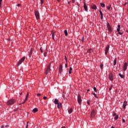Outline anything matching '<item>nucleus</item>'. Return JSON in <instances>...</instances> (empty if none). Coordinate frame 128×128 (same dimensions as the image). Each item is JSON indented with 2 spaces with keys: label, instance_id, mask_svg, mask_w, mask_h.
Listing matches in <instances>:
<instances>
[{
  "label": "nucleus",
  "instance_id": "f257e3e1",
  "mask_svg": "<svg viewBox=\"0 0 128 128\" xmlns=\"http://www.w3.org/2000/svg\"><path fill=\"white\" fill-rule=\"evenodd\" d=\"M16 102V100L14 99H10L7 102L6 104H8V106H12L14 104H15Z\"/></svg>",
  "mask_w": 128,
  "mask_h": 128
},
{
  "label": "nucleus",
  "instance_id": "f03ea898",
  "mask_svg": "<svg viewBox=\"0 0 128 128\" xmlns=\"http://www.w3.org/2000/svg\"><path fill=\"white\" fill-rule=\"evenodd\" d=\"M50 66H52V64L50 63L47 66L46 70V74H48V72H50Z\"/></svg>",
  "mask_w": 128,
  "mask_h": 128
},
{
  "label": "nucleus",
  "instance_id": "7ed1b4c3",
  "mask_svg": "<svg viewBox=\"0 0 128 128\" xmlns=\"http://www.w3.org/2000/svg\"><path fill=\"white\" fill-rule=\"evenodd\" d=\"M24 60H26V56H24L20 60V61L18 62V64H17V66H18L22 64L24 62Z\"/></svg>",
  "mask_w": 128,
  "mask_h": 128
},
{
  "label": "nucleus",
  "instance_id": "20e7f679",
  "mask_svg": "<svg viewBox=\"0 0 128 128\" xmlns=\"http://www.w3.org/2000/svg\"><path fill=\"white\" fill-rule=\"evenodd\" d=\"M34 14L36 20H38V18H40V12H38V11L35 10Z\"/></svg>",
  "mask_w": 128,
  "mask_h": 128
},
{
  "label": "nucleus",
  "instance_id": "39448f33",
  "mask_svg": "<svg viewBox=\"0 0 128 128\" xmlns=\"http://www.w3.org/2000/svg\"><path fill=\"white\" fill-rule=\"evenodd\" d=\"M128 62H124L123 66V70L124 72H126V70H128Z\"/></svg>",
  "mask_w": 128,
  "mask_h": 128
},
{
  "label": "nucleus",
  "instance_id": "423d86ee",
  "mask_svg": "<svg viewBox=\"0 0 128 128\" xmlns=\"http://www.w3.org/2000/svg\"><path fill=\"white\" fill-rule=\"evenodd\" d=\"M110 50V45L108 44L106 46L105 48V54L106 56L108 54V50Z\"/></svg>",
  "mask_w": 128,
  "mask_h": 128
},
{
  "label": "nucleus",
  "instance_id": "0eeeda50",
  "mask_svg": "<svg viewBox=\"0 0 128 128\" xmlns=\"http://www.w3.org/2000/svg\"><path fill=\"white\" fill-rule=\"evenodd\" d=\"M116 30L117 32H118V34H120V36H122V34L123 33L120 32V25H118V28L116 29Z\"/></svg>",
  "mask_w": 128,
  "mask_h": 128
},
{
  "label": "nucleus",
  "instance_id": "6e6552de",
  "mask_svg": "<svg viewBox=\"0 0 128 128\" xmlns=\"http://www.w3.org/2000/svg\"><path fill=\"white\" fill-rule=\"evenodd\" d=\"M108 78L112 82V80H114V74H112V73H110L108 75Z\"/></svg>",
  "mask_w": 128,
  "mask_h": 128
},
{
  "label": "nucleus",
  "instance_id": "1a4fd4ad",
  "mask_svg": "<svg viewBox=\"0 0 128 128\" xmlns=\"http://www.w3.org/2000/svg\"><path fill=\"white\" fill-rule=\"evenodd\" d=\"M78 102L79 104H82V97L80 94L78 96Z\"/></svg>",
  "mask_w": 128,
  "mask_h": 128
},
{
  "label": "nucleus",
  "instance_id": "9d476101",
  "mask_svg": "<svg viewBox=\"0 0 128 128\" xmlns=\"http://www.w3.org/2000/svg\"><path fill=\"white\" fill-rule=\"evenodd\" d=\"M84 8L86 12H88V6H86V2H84Z\"/></svg>",
  "mask_w": 128,
  "mask_h": 128
},
{
  "label": "nucleus",
  "instance_id": "9b49d317",
  "mask_svg": "<svg viewBox=\"0 0 128 128\" xmlns=\"http://www.w3.org/2000/svg\"><path fill=\"white\" fill-rule=\"evenodd\" d=\"M126 104H128V102H126V100H124L122 105V108H124V110H125L126 106Z\"/></svg>",
  "mask_w": 128,
  "mask_h": 128
},
{
  "label": "nucleus",
  "instance_id": "f8f14e48",
  "mask_svg": "<svg viewBox=\"0 0 128 128\" xmlns=\"http://www.w3.org/2000/svg\"><path fill=\"white\" fill-rule=\"evenodd\" d=\"M107 28H108V32H112V27L110 26V24H107Z\"/></svg>",
  "mask_w": 128,
  "mask_h": 128
},
{
  "label": "nucleus",
  "instance_id": "ddd939ff",
  "mask_svg": "<svg viewBox=\"0 0 128 128\" xmlns=\"http://www.w3.org/2000/svg\"><path fill=\"white\" fill-rule=\"evenodd\" d=\"M99 12L100 14V18H101V20H102L104 18V14H102V12L101 9L99 10Z\"/></svg>",
  "mask_w": 128,
  "mask_h": 128
},
{
  "label": "nucleus",
  "instance_id": "4468645a",
  "mask_svg": "<svg viewBox=\"0 0 128 128\" xmlns=\"http://www.w3.org/2000/svg\"><path fill=\"white\" fill-rule=\"evenodd\" d=\"M58 70L60 74H62V64L60 65Z\"/></svg>",
  "mask_w": 128,
  "mask_h": 128
},
{
  "label": "nucleus",
  "instance_id": "2eb2a0df",
  "mask_svg": "<svg viewBox=\"0 0 128 128\" xmlns=\"http://www.w3.org/2000/svg\"><path fill=\"white\" fill-rule=\"evenodd\" d=\"M54 104H58L60 103V100H58V99H54Z\"/></svg>",
  "mask_w": 128,
  "mask_h": 128
},
{
  "label": "nucleus",
  "instance_id": "dca6fc26",
  "mask_svg": "<svg viewBox=\"0 0 128 128\" xmlns=\"http://www.w3.org/2000/svg\"><path fill=\"white\" fill-rule=\"evenodd\" d=\"M96 116V114L94 113V110H92L91 112L90 116L92 118V116Z\"/></svg>",
  "mask_w": 128,
  "mask_h": 128
},
{
  "label": "nucleus",
  "instance_id": "f3484780",
  "mask_svg": "<svg viewBox=\"0 0 128 128\" xmlns=\"http://www.w3.org/2000/svg\"><path fill=\"white\" fill-rule=\"evenodd\" d=\"M32 48H31L30 50L29 54H28L29 57L30 58V56H32Z\"/></svg>",
  "mask_w": 128,
  "mask_h": 128
},
{
  "label": "nucleus",
  "instance_id": "a211bd4d",
  "mask_svg": "<svg viewBox=\"0 0 128 128\" xmlns=\"http://www.w3.org/2000/svg\"><path fill=\"white\" fill-rule=\"evenodd\" d=\"M57 108H62V103H60V102L57 104Z\"/></svg>",
  "mask_w": 128,
  "mask_h": 128
},
{
  "label": "nucleus",
  "instance_id": "6ab92c4d",
  "mask_svg": "<svg viewBox=\"0 0 128 128\" xmlns=\"http://www.w3.org/2000/svg\"><path fill=\"white\" fill-rule=\"evenodd\" d=\"M72 67H70L68 71L69 74H72Z\"/></svg>",
  "mask_w": 128,
  "mask_h": 128
},
{
  "label": "nucleus",
  "instance_id": "aec40b11",
  "mask_svg": "<svg viewBox=\"0 0 128 128\" xmlns=\"http://www.w3.org/2000/svg\"><path fill=\"white\" fill-rule=\"evenodd\" d=\"M68 112L69 114H70L72 112V108H70V110H68Z\"/></svg>",
  "mask_w": 128,
  "mask_h": 128
},
{
  "label": "nucleus",
  "instance_id": "412c9836",
  "mask_svg": "<svg viewBox=\"0 0 128 128\" xmlns=\"http://www.w3.org/2000/svg\"><path fill=\"white\" fill-rule=\"evenodd\" d=\"M93 50H92V49L90 48V49H89L88 50V54H92V52Z\"/></svg>",
  "mask_w": 128,
  "mask_h": 128
},
{
  "label": "nucleus",
  "instance_id": "4be33fe9",
  "mask_svg": "<svg viewBox=\"0 0 128 128\" xmlns=\"http://www.w3.org/2000/svg\"><path fill=\"white\" fill-rule=\"evenodd\" d=\"M92 10H96L97 8H96V5H93L92 6Z\"/></svg>",
  "mask_w": 128,
  "mask_h": 128
},
{
  "label": "nucleus",
  "instance_id": "5701e85b",
  "mask_svg": "<svg viewBox=\"0 0 128 128\" xmlns=\"http://www.w3.org/2000/svg\"><path fill=\"white\" fill-rule=\"evenodd\" d=\"M38 110L37 108H34V109L32 110V112L34 113L36 112H38Z\"/></svg>",
  "mask_w": 128,
  "mask_h": 128
},
{
  "label": "nucleus",
  "instance_id": "b1692460",
  "mask_svg": "<svg viewBox=\"0 0 128 128\" xmlns=\"http://www.w3.org/2000/svg\"><path fill=\"white\" fill-rule=\"evenodd\" d=\"M102 8H106V4H104L100 3Z\"/></svg>",
  "mask_w": 128,
  "mask_h": 128
},
{
  "label": "nucleus",
  "instance_id": "393cba45",
  "mask_svg": "<svg viewBox=\"0 0 128 128\" xmlns=\"http://www.w3.org/2000/svg\"><path fill=\"white\" fill-rule=\"evenodd\" d=\"M119 76H120L121 78H124V76L123 74H119Z\"/></svg>",
  "mask_w": 128,
  "mask_h": 128
},
{
  "label": "nucleus",
  "instance_id": "a878e982",
  "mask_svg": "<svg viewBox=\"0 0 128 128\" xmlns=\"http://www.w3.org/2000/svg\"><path fill=\"white\" fill-rule=\"evenodd\" d=\"M112 6H106L107 10H110V7Z\"/></svg>",
  "mask_w": 128,
  "mask_h": 128
},
{
  "label": "nucleus",
  "instance_id": "bb28decb",
  "mask_svg": "<svg viewBox=\"0 0 128 128\" xmlns=\"http://www.w3.org/2000/svg\"><path fill=\"white\" fill-rule=\"evenodd\" d=\"M64 34L66 36H68V30H64Z\"/></svg>",
  "mask_w": 128,
  "mask_h": 128
},
{
  "label": "nucleus",
  "instance_id": "cd10ccee",
  "mask_svg": "<svg viewBox=\"0 0 128 128\" xmlns=\"http://www.w3.org/2000/svg\"><path fill=\"white\" fill-rule=\"evenodd\" d=\"M118 115H116L115 116V117L114 118V120H118Z\"/></svg>",
  "mask_w": 128,
  "mask_h": 128
},
{
  "label": "nucleus",
  "instance_id": "c85d7f7f",
  "mask_svg": "<svg viewBox=\"0 0 128 128\" xmlns=\"http://www.w3.org/2000/svg\"><path fill=\"white\" fill-rule=\"evenodd\" d=\"M116 59H114V66H116Z\"/></svg>",
  "mask_w": 128,
  "mask_h": 128
},
{
  "label": "nucleus",
  "instance_id": "c756f323",
  "mask_svg": "<svg viewBox=\"0 0 128 128\" xmlns=\"http://www.w3.org/2000/svg\"><path fill=\"white\" fill-rule=\"evenodd\" d=\"M52 40H54V34L52 33Z\"/></svg>",
  "mask_w": 128,
  "mask_h": 128
},
{
  "label": "nucleus",
  "instance_id": "7c9ffc66",
  "mask_svg": "<svg viewBox=\"0 0 128 128\" xmlns=\"http://www.w3.org/2000/svg\"><path fill=\"white\" fill-rule=\"evenodd\" d=\"M93 96H94L95 98H98V96H96V93H93L92 94Z\"/></svg>",
  "mask_w": 128,
  "mask_h": 128
},
{
  "label": "nucleus",
  "instance_id": "2f4dec72",
  "mask_svg": "<svg viewBox=\"0 0 128 128\" xmlns=\"http://www.w3.org/2000/svg\"><path fill=\"white\" fill-rule=\"evenodd\" d=\"M100 68L101 70H102V68H104V64H101L100 65Z\"/></svg>",
  "mask_w": 128,
  "mask_h": 128
},
{
  "label": "nucleus",
  "instance_id": "473e14b6",
  "mask_svg": "<svg viewBox=\"0 0 128 128\" xmlns=\"http://www.w3.org/2000/svg\"><path fill=\"white\" fill-rule=\"evenodd\" d=\"M28 92L27 93L26 96V100H28Z\"/></svg>",
  "mask_w": 128,
  "mask_h": 128
},
{
  "label": "nucleus",
  "instance_id": "72a5a7b5",
  "mask_svg": "<svg viewBox=\"0 0 128 128\" xmlns=\"http://www.w3.org/2000/svg\"><path fill=\"white\" fill-rule=\"evenodd\" d=\"M84 37H83L82 38V42H84Z\"/></svg>",
  "mask_w": 128,
  "mask_h": 128
},
{
  "label": "nucleus",
  "instance_id": "f704fd0d",
  "mask_svg": "<svg viewBox=\"0 0 128 128\" xmlns=\"http://www.w3.org/2000/svg\"><path fill=\"white\" fill-rule=\"evenodd\" d=\"M112 115H113L114 116H116V113L114 112L112 113Z\"/></svg>",
  "mask_w": 128,
  "mask_h": 128
},
{
  "label": "nucleus",
  "instance_id": "c9c22d12",
  "mask_svg": "<svg viewBox=\"0 0 128 128\" xmlns=\"http://www.w3.org/2000/svg\"><path fill=\"white\" fill-rule=\"evenodd\" d=\"M28 128V122H27L26 126V128Z\"/></svg>",
  "mask_w": 128,
  "mask_h": 128
},
{
  "label": "nucleus",
  "instance_id": "e433bc0d",
  "mask_svg": "<svg viewBox=\"0 0 128 128\" xmlns=\"http://www.w3.org/2000/svg\"><path fill=\"white\" fill-rule=\"evenodd\" d=\"M94 91H95L96 92V88L94 87Z\"/></svg>",
  "mask_w": 128,
  "mask_h": 128
},
{
  "label": "nucleus",
  "instance_id": "4c0bfd02",
  "mask_svg": "<svg viewBox=\"0 0 128 128\" xmlns=\"http://www.w3.org/2000/svg\"><path fill=\"white\" fill-rule=\"evenodd\" d=\"M65 60H66V62H68V58H66V56H64Z\"/></svg>",
  "mask_w": 128,
  "mask_h": 128
},
{
  "label": "nucleus",
  "instance_id": "58836bf2",
  "mask_svg": "<svg viewBox=\"0 0 128 128\" xmlns=\"http://www.w3.org/2000/svg\"><path fill=\"white\" fill-rule=\"evenodd\" d=\"M40 4H44V0H40Z\"/></svg>",
  "mask_w": 128,
  "mask_h": 128
},
{
  "label": "nucleus",
  "instance_id": "ea45409f",
  "mask_svg": "<svg viewBox=\"0 0 128 128\" xmlns=\"http://www.w3.org/2000/svg\"><path fill=\"white\" fill-rule=\"evenodd\" d=\"M40 50L41 52H43V51H42V47H41V48H40Z\"/></svg>",
  "mask_w": 128,
  "mask_h": 128
},
{
  "label": "nucleus",
  "instance_id": "a19ab883",
  "mask_svg": "<svg viewBox=\"0 0 128 128\" xmlns=\"http://www.w3.org/2000/svg\"><path fill=\"white\" fill-rule=\"evenodd\" d=\"M26 100H28V99H26V98H25V100H24V102L22 104H24V102H26Z\"/></svg>",
  "mask_w": 128,
  "mask_h": 128
},
{
  "label": "nucleus",
  "instance_id": "79ce46f5",
  "mask_svg": "<svg viewBox=\"0 0 128 128\" xmlns=\"http://www.w3.org/2000/svg\"><path fill=\"white\" fill-rule=\"evenodd\" d=\"M42 94H37V96H40Z\"/></svg>",
  "mask_w": 128,
  "mask_h": 128
},
{
  "label": "nucleus",
  "instance_id": "37998d69",
  "mask_svg": "<svg viewBox=\"0 0 128 128\" xmlns=\"http://www.w3.org/2000/svg\"><path fill=\"white\" fill-rule=\"evenodd\" d=\"M72 0V4H74V2H75L74 0Z\"/></svg>",
  "mask_w": 128,
  "mask_h": 128
},
{
  "label": "nucleus",
  "instance_id": "c03bdc74",
  "mask_svg": "<svg viewBox=\"0 0 128 128\" xmlns=\"http://www.w3.org/2000/svg\"><path fill=\"white\" fill-rule=\"evenodd\" d=\"M46 98H48L46 96H44V100H46Z\"/></svg>",
  "mask_w": 128,
  "mask_h": 128
},
{
  "label": "nucleus",
  "instance_id": "a18cd8bd",
  "mask_svg": "<svg viewBox=\"0 0 128 128\" xmlns=\"http://www.w3.org/2000/svg\"><path fill=\"white\" fill-rule=\"evenodd\" d=\"M2 0H0V6H2Z\"/></svg>",
  "mask_w": 128,
  "mask_h": 128
},
{
  "label": "nucleus",
  "instance_id": "49530a36",
  "mask_svg": "<svg viewBox=\"0 0 128 128\" xmlns=\"http://www.w3.org/2000/svg\"><path fill=\"white\" fill-rule=\"evenodd\" d=\"M122 122H126V120H124V119H122Z\"/></svg>",
  "mask_w": 128,
  "mask_h": 128
},
{
  "label": "nucleus",
  "instance_id": "de8ad7c7",
  "mask_svg": "<svg viewBox=\"0 0 128 128\" xmlns=\"http://www.w3.org/2000/svg\"><path fill=\"white\" fill-rule=\"evenodd\" d=\"M87 104L88 106H90V102L88 101H87Z\"/></svg>",
  "mask_w": 128,
  "mask_h": 128
},
{
  "label": "nucleus",
  "instance_id": "09e8293b",
  "mask_svg": "<svg viewBox=\"0 0 128 128\" xmlns=\"http://www.w3.org/2000/svg\"><path fill=\"white\" fill-rule=\"evenodd\" d=\"M17 6H20V4H18Z\"/></svg>",
  "mask_w": 128,
  "mask_h": 128
},
{
  "label": "nucleus",
  "instance_id": "8fccbe9b",
  "mask_svg": "<svg viewBox=\"0 0 128 128\" xmlns=\"http://www.w3.org/2000/svg\"><path fill=\"white\" fill-rule=\"evenodd\" d=\"M5 128H8V125H6V126H5Z\"/></svg>",
  "mask_w": 128,
  "mask_h": 128
},
{
  "label": "nucleus",
  "instance_id": "3c124183",
  "mask_svg": "<svg viewBox=\"0 0 128 128\" xmlns=\"http://www.w3.org/2000/svg\"><path fill=\"white\" fill-rule=\"evenodd\" d=\"M65 66H66V68L68 66V65L66 64H66H65Z\"/></svg>",
  "mask_w": 128,
  "mask_h": 128
},
{
  "label": "nucleus",
  "instance_id": "603ef678",
  "mask_svg": "<svg viewBox=\"0 0 128 128\" xmlns=\"http://www.w3.org/2000/svg\"><path fill=\"white\" fill-rule=\"evenodd\" d=\"M4 128V126H1L0 128Z\"/></svg>",
  "mask_w": 128,
  "mask_h": 128
},
{
  "label": "nucleus",
  "instance_id": "864d4df0",
  "mask_svg": "<svg viewBox=\"0 0 128 128\" xmlns=\"http://www.w3.org/2000/svg\"><path fill=\"white\" fill-rule=\"evenodd\" d=\"M68 4H70V2H68Z\"/></svg>",
  "mask_w": 128,
  "mask_h": 128
},
{
  "label": "nucleus",
  "instance_id": "5fc2aeb1",
  "mask_svg": "<svg viewBox=\"0 0 128 128\" xmlns=\"http://www.w3.org/2000/svg\"><path fill=\"white\" fill-rule=\"evenodd\" d=\"M109 90H112V88H109Z\"/></svg>",
  "mask_w": 128,
  "mask_h": 128
},
{
  "label": "nucleus",
  "instance_id": "6e6d98bb",
  "mask_svg": "<svg viewBox=\"0 0 128 128\" xmlns=\"http://www.w3.org/2000/svg\"><path fill=\"white\" fill-rule=\"evenodd\" d=\"M126 3L124 4V6H126Z\"/></svg>",
  "mask_w": 128,
  "mask_h": 128
},
{
  "label": "nucleus",
  "instance_id": "4d7b16f0",
  "mask_svg": "<svg viewBox=\"0 0 128 128\" xmlns=\"http://www.w3.org/2000/svg\"><path fill=\"white\" fill-rule=\"evenodd\" d=\"M23 104L22 103V104H20H20Z\"/></svg>",
  "mask_w": 128,
  "mask_h": 128
},
{
  "label": "nucleus",
  "instance_id": "13d9d810",
  "mask_svg": "<svg viewBox=\"0 0 128 128\" xmlns=\"http://www.w3.org/2000/svg\"><path fill=\"white\" fill-rule=\"evenodd\" d=\"M62 128H66V127L65 126H63Z\"/></svg>",
  "mask_w": 128,
  "mask_h": 128
},
{
  "label": "nucleus",
  "instance_id": "bf43d9fd",
  "mask_svg": "<svg viewBox=\"0 0 128 128\" xmlns=\"http://www.w3.org/2000/svg\"><path fill=\"white\" fill-rule=\"evenodd\" d=\"M111 128H114V126H112L111 127Z\"/></svg>",
  "mask_w": 128,
  "mask_h": 128
},
{
  "label": "nucleus",
  "instance_id": "052dcab7",
  "mask_svg": "<svg viewBox=\"0 0 128 128\" xmlns=\"http://www.w3.org/2000/svg\"><path fill=\"white\" fill-rule=\"evenodd\" d=\"M58 0V2H60V0Z\"/></svg>",
  "mask_w": 128,
  "mask_h": 128
},
{
  "label": "nucleus",
  "instance_id": "680f3d73",
  "mask_svg": "<svg viewBox=\"0 0 128 128\" xmlns=\"http://www.w3.org/2000/svg\"><path fill=\"white\" fill-rule=\"evenodd\" d=\"M88 92H90V90H88Z\"/></svg>",
  "mask_w": 128,
  "mask_h": 128
}]
</instances>
